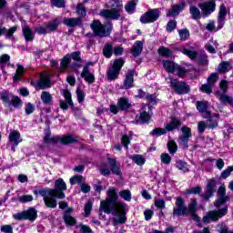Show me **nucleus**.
<instances>
[{"label": "nucleus", "mask_w": 233, "mask_h": 233, "mask_svg": "<svg viewBox=\"0 0 233 233\" xmlns=\"http://www.w3.org/2000/svg\"><path fill=\"white\" fill-rule=\"evenodd\" d=\"M76 139L70 135L65 136L61 138V143L63 145H69V143H76Z\"/></svg>", "instance_id": "57"}, {"label": "nucleus", "mask_w": 233, "mask_h": 233, "mask_svg": "<svg viewBox=\"0 0 233 233\" xmlns=\"http://www.w3.org/2000/svg\"><path fill=\"white\" fill-rule=\"evenodd\" d=\"M158 54L162 57H170V56H172V51L165 46H161L158 48Z\"/></svg>", "instance_id": "47"}, {"label": "nucleus", "mask_w": 233, "mask_h": 233, "mask_svg": "<svg viewBox=\"0 0 233 233\" xmlns=\"http://www.w3.org/2000/svg\"><path fill=\"white\" fill-rule=\"evenodd\" d=\"M114 53V48L110 44H106L104 47V56L106 57H112V54Z\"/></svg>", "instance_id": "54"}, {"label": "nucleus", "mask_w": 233, "mask_h": 233, "mask_svg": "<svg viewBox=\"0 0 233 233\" xmlns=\"http://www.w3.org/2000/svg\"><path fill=\"white\" fill-rule=\"evenodd\" d=\"M215 96L220 100L222 105H230V106H233V98L228 95H225L221 93V91H217L215 93Z\"/></svg>", "instance_id": "19"}, {"label": "nucleus", "mask_w": 233, "mask_h": 233, "mask_svg": "<svg viewBox=\"0 0 233 233\" xmlns=\"http://www.w3.org/2000/svg\"><path fill=\"white\" fill-rule=\"evenodd\" d=\"M170 81L171 86L174 88L177 94H188L190 92V86L187 85L185 82H177L176 79H172L171 77L167 78V81Z\"/></svg>", "instance_id": "9"}, {"label": "nucleus", "mask_w": 233, "mask_h": 233, "mask_svg": "<svg viewBox=\"0 0 233 233\" xmlns=\"http://www.w3.org/2000/svg\"><path fill=\"white\" fill-rule=\"evenodd\" d=\"M188 214V208L185 207V200L179 197L176 200V208L173 209L174 216H187Z\"/></svg>", "instance_id": "11"}, {"label": "nucleus", "mask_w": 233, "mask_h": 233, "mask_svg": "<svg viewBox=\"0 0 233 233\" xmlns=\"http://www.w3.org/2000/svg\"><path fill=\"white\" fill-rule=\"evenodd\" d=\"M8 61H10V56L4 54L0 56V65H1L2 70H5V65H6Z\"/></svg>", "instance_id": "60"}, {"label": "nucleus", "mask_w": 233, "mask_h": 233, "mask_svg": "<svg viewBox=\"0 0 233 233\" xmlns=\"http://www.w3.org/2000/svg\"><path fill=\"white\" fill-rule=\"evenodd\" d=\"M167 131L166 127L165 128L157 127V128L153 129L150 132V135L157 136V137H159V136H165V134H167Z\"/></svg>", "instance_id": "51"}, {"label": "nucleus", "mask_w": 233, "mask_h": 233, "mask_svg": "<svg viewBox=\"0 0 233 233\" xmlns=\"http://www.w3.org/2000/svg\"><path fill=\"white\" fill-rule=\"evenodd\" d=\"M167 149H168L169 154L174 156V154H176V152H177V144H176V142L174 140H169L167 142Z\"/></svg>", "instance_id": "44"}, {"label": "nucleus", "mask_w": 233, "mask_h": 233, "mask_svg": "<svg viewBox=\"0 0 233 233\" xmlns=\"http://www.w3.org/2000/svg\"><path fill=\"white\" fill-rule=\"evenodd\" d=\"M180 52L184 54V56H187L191 61H197L198 65H201L202 66H208V56L207 55V52L205 51H199L196 52L194 50L187 49L186 47H182L180 49Z\"/></svg>", "instance_id": "3"}, {"label": "nucleus", "mask_w": 233, "mask_h": 233, "mask_svg": "<svg viewBox=\"0 0 233 233\" xmlns=\"http://www.w3.org/2000/svg\"><path fill=\"white\" fill-rule=\"evenodd\" d=\"M199 90L201 92H204V94H212V86H210L208 83V84H203Z\"/></svg>", "instance_id": "62"}, {"label": "nucleus", "mask_w": 233, "mask_h": 233, "mask_svg": "<svg viewBox=\"0 0 233 233\" xmlns=\"http://www.w3.org/2000/svg\"><path fill=\"white\" fill-rule=\"evenodd\" d=\"M189 13L192 15V19H201V11L196 5H191L189 8Z\"/></svg>", "instance_id": "37"}, {"label": "nucleus", "mask_w": 233, "mask_h": 233, "mask_svg": "<svg viewBox=\"0 0 233 233\" xmlns=\"http://www.w3.org/2000/svg\"><path fill=\"white\" fill-rule=\"evenodd\" d=\"M22 141L23 139H21V133H19V131L14 130L9 134V143L13 145L11 147L13 152H15V147H17V145H19V143Z\"/></svg>", "instance_id": "16"}, {"label": "nucleus", "mask_w": 233, "mask_h": 233, "mask_svg": "<svg viewBox=\"0 0 233 233\" xmlns=\"http://www.w3.org/2000/svg\"><path fill=\"white\" fill-rule=\"evenodd\" d=\"M208 102H197V110L205 114V117H210V111H208Z\"/></svg>", "instance_id": "27"}, {"label": "nucleus", "mask_w": 233, "mask_h": 233, "mask_svg": "<svg viewBox=\"0 0 233 233\" xmlns=\"http://www.w3.org/2000/svg\"><path fill=\"white\" fill-rule=\"evenodd\" d=\"M227 15V7L225 5H220L218 18V30H221L225 25V17Z\"/></svg>", "instance_id": "18"}, {"label": "nucleus", "mask_w": 233, "mask_h": 233, "mask_svg": "<svg viewBox=\"0 0 233 233\" xmlns=\"http://www.w3.org/2000/svg\"><path fill=\"white\" fill-rule=\"evenodd\" d=\"M226 194L227 189L225 188V186H220L217 191L218 199L214 202L217 208H219V207L225 205V203L228 201V197L226 196Z\"/></svg>", "instance_id": "12"}, {"label": "nucleus", "mask_w": 233, "mask_h": 233, "mask_svg": "<svg viewBox=\"0 0 233 233\" xmlns=\"http://www.w3.org/2000/svg\"><path fill=\"white\" fill-rule=\"evenodd\" d=\"M56 188H42L39 190H35L34 194L35 196H42L44 198V203L48 208H56L57 207V200L58 199H65L66 196L63 192L66 190V183L63 178H59L55 182Z\"/></svg>", "instance_id": "2"}, {"label": "nucleus", "mask_w": 233, "mask_h": 233, "mask_svg": "<svg viewBox=\"0 0 233 233\" xmlns=\"http://www.w3.org/2000/svg\"><path fill=\"white\" fill-rule=\"evenodd\" d=\"M180 41H187L190 37V32L187 29H181L178 31Z\"/></svg>", "instance_id": "53"}, {"label": "nucleus", "mask_w": 233, "mask_h": 233, "mask_svg": "<svg viewBox=\"0 0 233 233\" xmlns=\"http://www.w3.org/2000/svg\"><path fill=\"white\" fill-rule=\"evenodd\" d=\"M10 105H13L15 108H19L22 106L23 101L21 98H19V96H13L10 100Z\"/></svg>", "instance_id": "45"}, {"label": "nucleus", "mask_w": 233, "mask_h": 233, "mask_svg": "<svg viewBox=\"0 0 233 233\" xmlns=\"http://www.w3.org/2000/svg\"><path fill=\"white\" fill-rule=\"evenodd\" d=\"M117 106L120 108V110H128L132 105L130 104V101L127 97H122L117 102Z\"/></svg>", "instance_id": "32"}, {"label": "nucleus", "mask_w": 233, "mask_h": 233, "mask_svg": "<svg viewBox=\"0 0 233 233\" xmlns=\"http://www.w3.org/2000/svg\"><path fill=\"white\" fill-rule=\"evenodd\" d=\"M143 52V43L141 41H137L133 45V48L131 49V54L134 57H137Z\"/></svg>", "instance_id": "30"}, {"label": "nucleus", "mask_w": 233, "mask_h": 233, "mask_svg": "<svg viewBox=\"0 0 233 233\" xmlns=\"http://www.w3.org/2000/svg\"><path fill=\"white\" fill-rule=\"evenodd\" d=\"M76 97L79 104L85 101V92H83L81 88L76 89Z\"/></svg>", "instance_id": "64"}, {"label": "nucleus", "mask_w": 233, "mask_h": 233, "mask_svg": "<svg viewBox=\"0 0 233 233\" xmlns=\"http://www.w3.org/2000/svg\"><path fill=\"white\" fill-rule=\"evenodd\" d=\"M99 170L102 176H110V160H108V164H102Z\"/></svg>", "instance_id": "42"}, {"label": "nucleus", "mask_w": 233, "mask_h": 233, "mask_svg": "<svg viewBox=\"0 0 233 233\" xmlns=\"http://www.w3.org/2000/svg\"><path fill=\"white\" fill-rule=\"evenodd\" d=\"M0 231L3 233H14V227L12 225H3L0 228Z\"/></svg>", "instance_id": "63"}, {"label": "nucleus", "mask_w": 233, "mask_h": 233, "mask_svg": "<svg viewBox=\"0 0 233 233\" xmlns=\"http://www.w3.org/2000/svg\"><path fill=\"white\" fill-rule=\"evenodd\" d=\"M196 208H198V201L196 198H192L191 202L188 204L187 214L189 212L192 215L193 220L199 223L201 218H199V217L196 214Z\"/></svg>", "instance_id": "17"}, {"label": "nucleus", "mask_w": 233, "mask_h": 233, "mask_svg": "<svg viewBox=\"0 0 233 233\" xmlns=\"http://www.w3.org/2000/svg\"><path fill=\"white\" fill-rule=\"evenodd\" d=\"M23 34H24L25 39L27 43L34 41V37H35L34 31H32V29H30V27L25 25L23 27Z\"/></svg>", "instance_id": "31"}, {"label": "nucleus", "mask_w": 233, "mask_h": 233, "mask_svg": "<svg viewBox=\"0 0 233 233\" xmlns=\"http://www.w3.org/2000/svg\"><path fill=\"white\" fill-rule=\"evenodd\" d=\"M72 208H69L64 214V221L67 227H74L77 223V220L72 217Z\"/></svg>", "instance_id": "23"}, {"label": "nucleus", "mask_w": 233, "mask_h": 233, "mask_svg": "<svg viewBox=\"0 0 233 233\" xmlns=\"http://www.w3.org/2000/svg\"><path fill=\"white\" fill-rule=\"evenodd\" d=\"M62 96L65 100H60V108L62 110H68V106H74V102L72 101V93L70 91L64 89L62 90Z\"/></svg>", "instance_id": "13"}, {"label": "nucleus", "mask_w": 233, "mask_h": 233, "mask_svg": "<svg viewBox=\"0 0 233 233\" xmlns=\"http://www.w3.org/2000/svg\"><path fill=\"white\" fill-rule=\"evenodd\" d=\"M90 26L96 37H107L112 32V23L110 22L103 25L99 20H94Z\"/></svg>", "instance_id": "4"}, {"label": "nucleus", "mask_w": 233, "mask_h": 233, "mask_svg": "<svg viewBox=\"0 0 233 233\" xmlns=\"http://www.w3.org/2000/svg\"><path fill=\"white\" fill-rule=\"evenodd\" d=\"M136 6H137V3L136 0H132L125 5V10L127 12V14L132 15L134 12H136Z\"/></svg>", "instance_id": "38"}, {"label": "nucleus", "mask_w": 233, "mask_h": 233, "mask_svg": "<svg viewBox=\"0 0 233 233\" xmlns=\"http://www.w3.org/2000/svg\"><path fill=\"white\" fill-rule=\"evenodd\" d=\"M134 76H136V71L133 69H128L126 73L123 86L125 90H130V88H134Z\"/></svg>", "instance_id": "14"}, {"label": "nucleus", "mask_w": 233, "mask_h": 233, "mask_svg": "<svg viewBox=\"0 0 233 233\" xmlns=\"http://www.w3.org/2000/svg\"><path fill=\"white\" fill-rule=\"evenodd\" d=\"M214 1L216 0H211L210 2H203L198 5L205 17H207V15H210V14L216 10V4H214Z\"/></svg>", "instance_id": "15"}, {"label": "nucleus", "mask_w": 233, "mask_h": 233, "mask_svg": "<svg viewBox=\"0 0 233 233\" xmlns=\"http://www.w3.org/2000/svg\"><path fill=\"white\" fill-rule=\"evenodd\" d=\"M232 70V66L228 62H222L218 65V71L220 74H225L227 72H230Z\"/></svg>", "instance_id": "34"}, {"label": "nucleus", "mask_w": 233, "mask_h": 233, "mask_svg": "<svg viewBox=\"0 0 233 233\" xmlns=\"http://www.w3.org/2000/svg\"><path fill=\"white\" fill-rule=\"evenodd\" d=\"M121 12H123V5L118 4L116 5V7H113L110 10H107V9L102 10L100 12V15L105 19L117 20L119 19V17H121Z\"/></svg>", "instance_id": "8"}, {"label": "nucleus", "mask_w": 233, "mask_h": 233, "mask_svg": "<svg viewBox=\"0 0 233 233\" xmlns=\"http://www.w3.org/2000/svg\"><path fill=\"white\" fill-rule=\"evenodd\" d=\"M214 188H216V182H214V180H210L208 183L206 194L202 196V198L205 199H210L214 195Z\"/></svg>", "instance_id": "25"}, {"label": "nucleus", "mask_w": 233, "mask_h": 233, "mask_svg": "<svg viewBox=\"0 0 233 233\" xmlns=\"http://www.w3.org/2000/svg\"><path fill=\"white\" fill-rule=\"evenodd\" d=\"M23 74H25V67L21 65H17V69L14 76V81H19Z\"/></svg>", "instance_id": "48"}, {"label": "nucleus", "mask_w": 233, "mask_h": 233, "mask_svg": "<svg viewBox=\"0 0 233 233\" xmlns=\"http://www.w3.org/2000/svg\"><path fill=\"white\" fill-rule=\"evenodd\" d=\"M228 90V82L227 80H221L219 83V90H218V92H220V94H227Z\"/></svg>", "instance_id": "50"}, {"label": "nucleus", "mask_w": 233, "mask_h": 233, "mask_svg": "<svg viewBox=\"0 0 233 233\" xmlns=\"http://www.w3.org/2000/svg\"><path fill=\"white\" fill-rule=\"evenodd\" d=\"M14 219L16 221H23L28 219V221H35L37 219V210L35 208H30L27 210L13 214Z\"/></svg>", "instance_id": "7"}, {"label": "nucleus", "mask_w": 233, "mask_h": 233, "mask_svg": "<svg viewBox=\"0 0 233 233\" xmlns=\"http://www.w3.org/2000/svg\"><path fill=\"white\" fill-rule=\"evenodd\" d=\"M182 136L180 137H187L190 138L192 137V130L189 127H183L181 128Z\"/></svg>", "instance_id": "59"}, {"label": "nucleus", "mask_w": 233, "mask_h": 233, "mask_svg": "<svg viewBox=\"0 0 233 233\" xmlns=\"http://www.w3.org/2000/svg\"><path fill=\"white\" fill-rule=\"evenodd\" d=\"M227 214H228V207L225 206L222 208L209 211L207 216L203 217L202 221L207 225L211 221H218L219 218L227 216Z\"/></svg>", "instance_id": "6"}, {"label": "nucleus", "mask_w": 233, "mask_h": 233, "mask_svg": "<svg viewBox=\"0 0 233 233\" xmlns=\"http://www.w3.org/2000/svg\"><path fill=\"white\" fill-rule=\"evenodd\" d=\"M159 19V9H150L140 17V23L147 25Z\"/></svg>", "instance_id": "10"}, {"label": "nucleus", "mask_w": 233, "mask_h": 233, "mask_svg": "<svg viewBox=\"0 0 233 233\" xmlns=\"http://www.w3.org/2000/svg\"><path fill=\"white\" fill-rule=\"evenodd\" d=\"M233 172V166L228 167L225 170H223L220 174L221 179H227Z\"/></svg>", "instance_id": "52"}, {"label": "nucleus", "mask_w": 233, "mask_h": 233, "mask_svg": "<svg viewBox=\"0 0 233 233\" xmlns=\"http://www.w3.org/2000/svg\"><path fill=\"white\" fill-rule=\"evenodd\" d=\"M218 79H219L218 73H212L211 75L208 76L207 81H208V84H209L211 86H214V85L218 83Z\"/></svg>", "instance_id": "49"}, {"label": "nucleus", "mask_w": 233, "mask_h": 233, "mask_svg": "<svg viewBox=\"0 0 233 233\" xmlns=\"http://www.w3.org/2000/svg\"><path fill=\"white\" fill-rule=\"evenodd\" d=\"M13 96L14 95L6 90L0 93V98L5 106H10V101L12 100Z\"/></svg>", "instance_id": "28"}, {"label": "nucleus", "mask_w": 233, "mask_h": 233, "mask_svg": "<svg viewBox=\"0 0 233 233\" xmlns=\"http://www.w3.org/2000/svg\"><path fill=\"white\" fill-rule=\"evenodd\" d=\"M109 167L114 174H116V176L121 175V170L119 169V167L116 165V160L114 158L109 159Z\"/></svg>", "instance_id": "40"}, {"label": "nucleus", "mask_w": 233, "mask_h": 233, "mask_svg": "<svg viewBox=\"0 0 233 233\" xmlns=\"http://www.w3.org/2000/svg\"><path fill=\"white\" fill-rule=\"evenodd\" d=\"M177 64L174 63L173 61L170 60H165L163 62V66L167 72L169 74H174L177 68Z\"/></svg>", "instance_id": "26"}, {"label": "nucleus", "mask_w": 233, "mask_h": 233, "mask_svg": "<svg viewBox=\"0 0 233 233\" xmlns=\"http://www.w3.org/2000/svg\"><path fill=\"white\" fill-rule=\"evenodd\" d=\"M137 123H148V119H150V116L147 111H144L140 114V116L136 117Z\"/></svg>", "instance_id": "41"}, {"label": "nucleus", "mask_w": 233, "mask_h": 233, "mask_svg": "<svg viewBox=\"0 0 233 233\" xmlns=\"http://www.w3.org/2000/svg\"><path fill=\"white\" fill-rule=\"evenodd\" d=\"M123 65H125V59L123 58L116 59L111 63V66L107 69V79L110 81L117 79V77H119L121 68H123Z\"/></svg>", "instance_id": "5"}, {"label": "nucleus", "mask_w": 233, "mask_h": 233, "mask_svg": "<svg viewBox=\"0 0 233 233\" xmlns=\"http://www.w3.org/2000/svg\"><path fill=\"white\" fill-rule=\"evenodd\" d=\"M64 25H66V26H79V25H81V18H66L64 19Z\"/></svg>", "instance_id": "33"}, {"label": "nucleus", "mask_w": 233, "mask_h": 233, "mask_svg": "<svg viewBox=\"0 0 233 233\" xmlns=\"http://www.w3.org/2000/svg\"><path fill=\"white\" fill-rule=\"evenodd\" d=\"M130 159L136 163V165H138V167H143V165L146 163L145 157L142 155H133L130 157Z\"/></svg>", "instance_id": "35"}, {"label": "nucleus", "mask_w": 233, "mask_h": 233, "mask_svg": "<svg viewBox=\"0 0 233 233\" xmlns=\"http://www.w3.org/2000/svg\"><path fill=\"white\" fill-rule=\"evenodd\" d=\"M38 86L41 90H45L46 88H50V78L48 77V74L44 73L40 76V80L38 81Z\"/></svg>", "instance_id": "21"}, {"label": "nucleus", "mask_w": 233, "mask_h": 233, "mask_svg": "<svg viewBox=\"0 0 233 233\" xmlns=\"http://www.w3.org/2000/svg\"><path fill=\"white\" fill-rule=\"evenodd\" d=\"M190 138L186 137H178V145L182 147V148H188V141Z\"/></svg>", "instance_id": "56"}, {"label": "nucleus", "mask_w": 233, "mask_h": 233, "mask_svg": "<svg viewBox=\"0 0 233 233\" xmlns=\"http://www.w3.org/2000/svg\"><path fill=\"white\" fill-rule=\"evenodd\" d=\"M120 198L125 199V201H131L132 200V193L128 189H125L119 192Z\"/></svg>", "instance_id": "46"}, {"label": "nucleus", "mask_w": 233, "mask_h": 233, "mask_svg": "<svg viewBox=\"0 0 233 233\" xmlns=\"http://www.w3.org/2000/svg\"><path fill=\"white\" fill-rule=\"evenodd\" d=\"M81 77H83L87 83H94V81H96V77L94 76V74L90 72L88 65L84 67L81 73Z\"/></svg>", "instance_id": "22"}, {"label": "nucleus", "mask_w": 233, "mask_h": 233, "mask_svg": "<svg viewBox=\"0 0 233 233\" xmlns=\"http://www.w3.org/2000/svg\"><path fill=\"white\" fill-rule=\"evenodd\" d=\"M18 201L20 203H30V201H34V197L32 195H23L18 198Z\"/></svg>", "instance_id": "58"}, {"label": "nucleus", "mask_w": 233, "mask_h": 233, "mask_svg": "<svg viewBox=\"0 0 233 233\" xmlns=\"http://www.w3.org/2000/svg\"><path fill=\"white\" fill-rule=\"evenodd\" d=\"M34 110H35V106L32 103L28 102L25 104V112L27 116L34 114Z\"/></svg>", "instance_id": "61"}, {"label": "nucleus", "mask_w": 233, "mask_h": 233, "mask_svg": "<svg viewBox=\"0 0 233 233\" xmlns=\"http://www.w3.org/2000/svg\"><path fill=\"white\" fill-rule=\"evenodd\" d=\"M178 127H181V121L172 116L170 122L166 125L165 128L167 132H172V130H176Z\"/></svg>", "instance_id": "24"}, {"label": "nucleus", "mask_w": 233, "mask_h": 233, "mask_svg": "<svg viewBox=\"0 0 233 233\" xmlns=\"http://www.w3.org/2000/svg\"><path fill=\"white\" fill-rule=\"evenodd\" d=\"M218 42H214V39L209 40L208 44H206L205 48L209 54H216V48H218ZM216 46V48H214Z\"/></svg>", "instance_id": "39"}, {"label": "nucleus", "mask_w": 233, "mask_h": 233, "mask_svg": "<svg viewBox=\"0 0 233 233\" xmlns=\"http://www.w3.org/2000/svg\"><path fill=\"white\" fill-rule=\"evenodd\" d=\"M184 9L185 3L177 5H173L171 9L167 13V17H176V15H179V12H183Z\"/></svg>", "instance_id": "20"}, {"label": "nucleus", "mask_w": 233, "mask_h": 233, "mask_svg": "<svg viewBox=\"0 0 233 233\" xmlns=\"http://www.w3.org/2000/svg\"><path fill=\"white\" fill-rule=\"evenodd\" d=\"M59 25H61V22L59 21V19L55 18L53 21L49 22L46 25L47 31L54 32L55 30H57V27L59 26Z\"/></svg>", "instance_id": "36"}, {"label": "nucleus", "mask_w": 233, "mask_h": 233, "mask_svg": "<svg viewBox=\"0 0 233 233\" xmlns=\"http://www.w3.org/2000/svg\"><path fill=\"white\" fill-rule=\"evenodd\" d=\"M40 99L44 105H52V101H54V96L48 91H43Z\"/></svg>", "instance_id": "29"}, {"label": "nucleus", "mask_w": 233, "mask_h": 233, "mask_svg": "<svg viewBox=\"0 0 233 233\" xmlns=\"http://www.w3.org/2000/svg\"><path fill=\"white\" fill-rule=\"evenodd\" d=\"M106 198L100 202V210L105 214H112L113 225H123L127 223V211L128 206L123 201H119V195L116 187H109L106 191Z\"/></svg>", "instance_id": "1"}, {"label": "nucleus", "mask_w": 233, "mask_h": 233, "mask_svg": "<svg viewBox=\"0 0 233 233\" xmlns=\"http://www.w3.org/2000/svg\"><path fill=\"white\" fill-rule=\"evenodd\" d=\"M176 167L182 172H188V164L183 160H177Z\"/></svg>", "instance_id": "43"}, {"label": "nucleus", "mask_w": 233, "mask_h": 233, "mask_svg": "<svg viewBox=\"0 0 233 233\" xmlns=\"http://www.w3.org/2000/svg\"><path fill=\"white\" fill-rule=\"evenodd\" d=\"M160 159L162 163H164V165H170V163L172 162V157H170V155H168L167 153H162L160 156Z\"/></svg>", "instance_id": "55"}]
</instances>
